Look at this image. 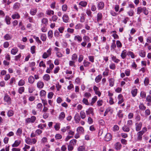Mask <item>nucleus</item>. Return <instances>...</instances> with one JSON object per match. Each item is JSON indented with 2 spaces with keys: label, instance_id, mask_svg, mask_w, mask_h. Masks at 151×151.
Listing matches in <instances>:
<instances>
[{
  "label": "nucleus",
  "instance_id": "nucleus-16",
  "mask_svg": "<svg viewBox=\"0 0 151 151\" xmlns=\"http://www.w3.org/2000/svg\"><path fill=\"white\" fill-rule=\"evenodd\" d=\"M122 130L124 132H128L130 130V129L128 126L124 125L122 127Z\"/></svg>",
  "mask_w": 151,
  "mask_h": 151
},
{
  "label": "nucleus",
  "instance_id": "nucleus-32",
  "mask_svg": "<svg viewBox=\"0 0 151 151\" xmlns=\"http://www.w3.org/2000/svg\"><path fill=\"white\" fill-rule=\"evenodd\" d=\"M144 134L143 132L139 131L137 134L138 137H137V139H138L140 140L142 139V136Z\"/></svg>",
  "mask_w": 151,
  "mask_h": 151
},
{
  "label": "nucleus",
  "instance_id": "nucleus-61",
  "mask_svg": "<svg viewBox=\"0 0 151 151\" xmlns=\"http://www.w3.org/2000/svg\"><path fill=\"white\" fill-rule=\"evenodd\" d=\"M35 46H33L31 47V52L32 54H33L35 52Z\"/></svg>",
  "mask_w": 151,
  "mask_h": 151
},
{
  "label": "nucleus",
  "instance_id": "nucleus-56",
  "mask_svg": "<svg viewBox=\"0 0 151 151\" xmlns=\"http://www.w3.org/2000/svg\"><path fill=\"white\" fill-rule=\"evenodd\" d=\"M46 95V91L44 90H42L40 91V95L41 96H44Z\"/></svg>",
  "mask_w": 151,
  "mask_h": 151
},
{
  "label": "nucleus",
  "instance_id": "nucleus-41",
  "mask_svg": "<svg viewBox=\"0 0 151 151\" xmlns=\"http://www.w3.org/2000/svg\"><path fill=\"white\" fill-rule=\"evenodd\" d=\"M91 96V94L88 92H85L84 95V96L87 98H89Z\"/></svg>",
  "mask_w": 151,
  "mask_h": 151
},
{
  "label": "nucleus",
  "instance_id": "nucleus-11",
  "mask_svg": "<svg viewBox=\"0 0 151 151\" xmlns=\"http://www.w3.org/2000/svg\"><path fill=\"white\" fill-rule=\"evenodd\" d=\"M41 22L43 24L46 26L48 24V20L47 18H43L42 19Z\"/></svg>",
  "mask_w": 151,
  "mask_h": 151
},
{
  "label": "nucleus",
  "instance_id": "nucleus-24",
  "mask_svg": "<svg viewBox=\"0 0 151 151\" xmlns=\"http://www.w3.org/2000/svg\"><path fill=\"white\" fill-rule=\"evenodd\" d=\"M18 49L16 47L13 48L11 51V53L13 55H15L18 52Z\"/></svg>",
  "mask_w": 151,
  "mask_h": 151
},
{
  "label": "nucleus",
  "instance_id": "nucleus-43",
  "mask_svg": "<svg viewBox=\"0 0 151 151\" xmlns=\"http://www.w3.org/2000/svg\"><path fill=\"white\" fill-rule=\"evenodd\" d=\"M22 132V129L21 128H19L16 134L19 136H21Z\"/></svg>",
  "mask_w": 151,
  "mask_h": 151
},
{
  "label": "nucleus",
  "instance_id": "nucleus-47",
  "mask_svg": "<svg viewBox=\"0 0 151 151\" xmlns=\"http://www.w3.org/2000/svg\"><path fill=\"white\" fill-rule=\"evenodd\" d=\"M90 64V63L84 60L83 62V64L85 67H88Z\"/></svg>",
  "mask_w": 151,
  "mask_h": 151
},
{
  "label": "nucleus",
  "instance_id": "nucleus-3",
  "mask_svg": "<svg viewBox=\"0 0 151 151\" xmlns=\"http://www.w3.org/2000/svg\"><path fill=\"white\" fill-rule=\"evenodd\" d=\"M93 90L96 95H97L99 97L100 96L101 93L99 91V89L98 87L96 86H94L93 87Z\"/></svg>",
  "mask_w": 151,
  "mask_h": 151
},
{
  "label": "nucleus",
  "instance_id": "nucleus-35",
  "mask_svg": "<svg viewBox=\"0 0 151 151\" xmlns=\"http://www.w3.org/2000/svg\"><path fill=\"white\" fill-rule=\"evenodd\" d=\"M104 103L103 100L102 99L99 100L97 102V105L98 106H102Z\"/></svg>",
  "mask_w": 151,
  "mask_h": 151
},
{
  "label": "nucleus",
  "instance_id": "nucleus-36",
  "mask_svg": "<svg viewBox=\"0 0 151 151\" xmlns=\"http://www.w3.org/2000/svg\"><path fill=\"white\" fill-rule=\"evenodd\" d=\"M82 102L83 104L86 105H89L90 104L89 103L87 99L84 98L83 99Z\"/></svg>",
  "mask_w": 151,
  "mask_h": 151
},
{
  "label": "nucleus",
  "instance_id": "nucleus-23",
  "mask_svg": "<svg viewBox=\"0 0 151 151\" xmlns=\"http://www.w3.org/2000/svg\"><path fill=\"white\" fill-rule=\"evenodd\" d=\"M102 77V76L101 75H99L98 76L96 77L95 79V82L97 83H98L100 81Z\"/></svg>",
  "mask_w": 151,
  "mask_h": 151
},
{
  "label": "nucleus",
  "instance_id": "nucleus-58",
  "mask_svg": "<svg viewBox=\"0 0 151 151\" xmlns=\"http://www.w3.org/2000/svg\"><path fill=\"white\" fill-rule=\"evenodd\" d=\"M109 86L111 87L113 86H114V80L112 78L110 79H109Z\"/></svg>",
  "mask_w": 151,
  "mask_h": 151
},
{
  "label": "nucleus",
  "instance_id": "nucleus-63",
  "mask_svg": "<svg viewBox=\"0 0 151 151\" xmlns=\"http://www.w3.org/2000/svg\"><path fill=\"white\" fill-rule=\"evenodd\" d=\"M142 10V12H144V13L145 15H147L148 14V11H147V10L146 7H143Z\"/></svg>",
  "mask_w": 151,
  "mask_h": 151
},
{
  "label": "nucleus",
  "instance_id": "nucleus-53",
  "mask_svg": "<svg viewBox=\"0 0 151 151\" xmlns=\"http://www.w3.org/2000/svg\"><path fill=\"white\" fill-rule=\"evenodd\" d=\"M122 111L121 110H119L117 114V115L119 118H122L123 117V114H122Z\"/></svg>",
  "mask_w": 151,
  "mask_h": 151
},
{
  "label": "nucleus",
  "instance_id": "nucleus-13",
  "mask_svg": "<svg viewBox=\"0 0 151 151\" xmlns=\"http://www.w3.org/2000/svg\"><path fill=\"white\" fill-rule=\"evenodd\" d=\"M115 148L117 150H119L121 148L122 145L119 142H117L114 145Z\"/></svg>",
  "mask_w": 151,
  "mask_h": 151
},
{
  "label": "nucleus",
  "instance_id": "nucleus-50",
  "mask_svg": "<svg viewBox=\"0 0 151 151\" xmlns=\"http://www.w3.org/2000/svg\"><path fill=\"white\" fill-rule=\"evenodd\" d=\"M119 129V127L116 125H114L113 128V130L114 132L117 131Z\"/></svg>",
  "mask_w": 151,
  "mask_h": 151
},
{
  "label": "nucleus",
  "instance_id": "nucleus-4",
  "mask_svg": "<svg viewBox=\"0 0 151 151\" xmlns=\"http://www.w3.org/2000/svg\"><path fill=\"white\" fill-rule=\"evenodd\" d=\"M135 129L136 131H139L141 128L142 123L141 122H137L135 123Z\"/></svg>",
  "mask_w": 151,
  "mask_h": 151
},
{
  "label": "nucleus",
  "instance_id": "nucleus-39",
  "mask_svg": "<svg viewBox=\"0 0 151 151\" xmlns=\"http://www.w3.org/2000/svg\"><path fill=\"white\" fill-rule=\"evenodd\" d=\"M137 89H134L132 90L131 91V93L133 97L135 96L137 94Z\"/></svg>",
  "mask_w": 151,
  "mask_h": 151
},
{
  "label": "nucleus",
  "instance_id": "nucleus-45",
  "mask_svg": "<svg viewBox=\"0 0 151 151\" xmlns=\"http://www.w3.org/2000/svg\"><path fill=\"white\" fill-rule=\"evenodd\" d=\"M139 55L142 58H144L145 56V52L144 50H141L139 52Z\"/></svg>",
  "mask_w": 151,
  "mask_h": 151
},
{
  "label": "nucleus",
  "instance_id": "nucleus-25",
  "mask_svg": "<svg viewBox=\"0 0 151 151\" xmlns=\"http://www.w3.org/2000/svg\"><path fill=\"white\" fill-rule=\"evenodd\" d=\"M102 18V14L101 13H99L97 15V21L101 20Z\"/></svg>",
  "mask_w": 151,
  "mask_h": 151
},
{
  "label": "nucleus",
  "instance_id": "nucleus-22",
  "mask_svg": "<svg viewBox=\"0 0 151 151\" xmlns=\"http://www.w3.org/2000/svg\"><path fill=\"white\" fill-rule=\"evenodd\" d=\"M111 56L112 60L114 62L118 63L120 61L119 60L116 58V56H114L112 55H111Z\"/></svg>",
  "mask_w": 151,
  "mask_h": 151
},
{
  "label": "nucleus",
  "instance_id": "nucleus-28",
  "mask_svg": "<svg viewBox=\"0 0 151 151\" xmlns=\"http://www.w3.org/2000/svg\"><path fill=\"white\" fill-rule=\"evenodd\" d=\"M80 115L82 119H83L86 118V115L84 111H81L80 112Z\"/></svg>",
  "mask_w": 151,
  "mask_h": 151
},
{
  "label": "nucleus",
  "instance_id": "nucleus-8",
  "mask_svg": "<svg viewBox=\"0 0 151 151\" xmlns=\"http://www.w3.org/2000/svg\"><path fill=\"white\" fill-rule=\"evenodd\" d=\"M104 6V4L103 2L101 1L98 3L97 4V7L99 9H102Z\"/></svg>",
  "mask_w": 151,
  "mask_h": 151
},
{
  "label": "nucleus",
  "instance_id": "nucleus-30",
  "mask_svg": "<svg viewBox=\"0 0 151 151\" xmlns=\"http://www.w3.org/2000/svg\"><path fill=\"white\" fill-rule=\"evenodd\" d=\"M21 143L20 141H18L17 140H16L14 143L12 144V147H18Z\"/></svg>",
  "mask_w": 151,
  "mask_h": 151
},
{
  "label": "nucleus",
  "instance_id": "nucleus-51",
  "mask_svg": "<svg viewBox=\"0 0 151 151\" xmlns=\"http://www.w3.org/2000/svg\"><path fill=\"white\" fill-rule=\"evenodd\" d=\"M25 83V82L24 80L21 79L18 82V86H22L24 85Z\"/></svg>",
  "mask_w": 151,
  "mask_h": 151
},
{
  "label": "nucleus",
  "instance_id": "nucleus-5",
  "mask_svg": "<svg viewBox=\"0 0 151 151\" xmlns=\"http://www.w3.org/2000/svg\"><path fill=\"white\" fill-rule=\"evenodd\" d=\"M81 118L79 114L77 113L74 116V120L76 123H78L81 120Z\"/></svg>",
  "mask_w": 151,
  "mask_h": 151
},
{
  "label": "nucleus",
  "instance_id": "nucleus-6",
  "mask_svg": "<svg viewBox=\"0 0 151 151\" xmlns=\"http://www.w3.org/2000/svg\"><path fill=\"white\" fill-rule=\"evenodd\" d=\"M112 136L111 134L108 133L106 134L105 137V140L106 141H110L111 139Z\"/></svg>",
  "mask_w": 151,
  "mask_h": 151
},
{
  "label": "nucleus",
  "instance_id": "nucleus-38",
  "mask_svg": "<svg viewBox=\"0 0 151 151\" xmlns=\"http://www.w3.org/2000/svg\"><path fill=\"white\" fill-rule=\"evenodd\" d=\"M46 14L48 15H53L54 12L53 11L50 10H48L46 11Z\"/></svg>",
  "mask_w": 151,
  "mask_h": 151
},
{
  "label": "nucleus",
  "instance_id": "nucleus-49",
  "mask_svg": "<svg viewBox=\"0 0 151 151\" xmlns=\"http://www.w3.org/2000/svg\"><path fill=\"white\" fill-rule=\"evenodd\" d=\"M149 79L148 78L146 77L145 78L144 81V84L145 86H147L149 84Z\"/></svg>",
  "mask_w": 151,
  "mask_h": 151
},
{
  "label": "nucleus",
  "instance_id": "nucleus-1",
  "mask_svg": "<svg viewBox=\"0 0 151 151\" xmlns=\"http://www.w3.org/2000/svg\"><path fill=\"white\" fill-rule=\"evenodd\" d=\"M52 50V48H50L47 50L46 52H44L42 56V58L46 59L50 56L51 54Z\"/></svg>",
  "mask_w": 151,
  "mask_h": 151
},
{
  "label": "nucleus",
  "instance_id": "nucleus-31",
  "mask_svg": "<svg viewBox=\"0 0 151 151\" xmlns=\"http://www.w3.org/2000/svg\"><path fill=\"white\" fill-rule=\"evenodd\" d=\"M25 142L28 145H31L32 144V140L29 137L27 138L25 140Z\"/></svg>",
  "mask_w": 151,
  "mask_h": 151
},
{
  "label": "nucleus",
  "instance_id": "nucleus-15",
  "mask_svg": "<svg viewBox=\"0 0 151 151\" xmlns=\"http://www.w3.org/2000/svg\"><path fill=\"white\" fill-rule=\"evenodd\" d=\"M62 18L63 21L65 23L68 22L69 19L68 15L66 14L63 15Z\"/></svg>",
  "mask_w": 151,
  "mask_h": 151
},
{
  "label": "nucleus",
  "instance_id": "nucleus-42",
  "mask_svg": "<svg viewBox=\"0 0 151 151\" xmlns=\"http://www.w3.org/2000/svg\"><path fill=\"white\" fill-rule=\"evenodd\" d=\"M83 39L84 41L86 42H89L90 41V39L89 37L87 36H84L83 37Z\"/></svg>",
  "mask_w": 151,
  "mask_h": 151
},
{
  "label": "nucleus",
  "instance_id": "nucleus-33",
  "mask_svg": "<svg viewBox=\"0 0 151 151\" xmlns=\"http://www.w3.org/2000/svg\"><path fill=\"white\" fill-rule=\"evenodd\" d=\"M48 37L49 39H51L53 37V32L52 30H49L47 33Z\"/></svg>",
  "mask_w": 151,
  "mask_h": 151
},
{
  "label": "nucleus",
  "instance_id": "nucleus-12",
  "mask_svg": "<svg viewBox=\"0 0 151 151\" xmlns=\"http://www.w3.org/2000/svg\"><path fill=\"white\" fill-rule=\"evenodd\" d=\"M97 99V97L96 96H94L91 99L90 104L91 106H93V104L96 102Z\"/></svg>",
  "mask_w": 151,
  "mask_h": 151
},
{
  "label": "nucleus",
  "instance_id": "nucleus-14",
  "mask_svg": "<svg viewBox=\"0 0 151 151\" xmlns=\"http://www.w3.org/2000/svg\"><path fill=\"white\" fill-rule=\"evenodd\" d=\"M86 112L87 115L91 114L92 115H93V109L92 108H90L86 111Z\"/></svg>",
  "mask_w": 151,
  "mask_h": 151
},
{
  "label": "nucleus",
  "instance_id": "nucleus-46",
  "mask_svg": "<svg viewBox=\"0 0 151 151\" xmlns=\"http://www.w3.org/2000/svg\"><path fill=\"white\" fill-rule=\"evenodd\" d=\"M87 4V3L85 1H81L79 3V5L83 7H85Z\"/></svg>",
  "mask_w": 151,
  "mask_h": 151
},
{
  "label": "nucleus",
  "instance_id": "nucleus-18",
  "mask_svg": "<svg viewBox=\"0 0 151 151\" xmlns=\"http://www.w3.org/2000/svg\"><path fill=\"white\" fill-rule=\"evenodd\" d=\"M4 38L6 40H10L12 37V36L11 35L7 34L4 36Z\"/></svg>",
  "mask_w": 151,
  "mask_h": 151
},
{
  "label": "nucleus",
  "instance_id": "nucleus-40",
  "mask_svg": "<svg viewBox=\"0 0 151 151\" xmlns=\"http://www.w3.org/2000/svg\"><path fill=\"white\" fill-rule=\"evenodd\" d=\"M41 39L43 41H46V34H42L41 36Z\"/></svg>",
  "mask_w": 151,
  "mask_h": 151
},
{
  "label": "nucleus",
  "instance_id": "nucleus-52",
  "mask_svg": "<svg viewBox=\"0 0 151 151\" xmlns=\"http://www.w3.org/2000/svg\"><path fill=\"white\" fill-rule=\"evenodd\" d=\"M78 57L77 55L76 54L74 53L73 54L72 56L71 59L73 61H74L77 59Z\"/></svg>",
  "mask_w": 151,
  "mask_h": 151
},
{
  "label": "nucleus",
  "instance_id": "nucleus-19",
  "mask_svg": "<svg viewBox=\"0 0 151 151\" xmlns=\"http://www.w3.org/2000/svg\"><path fill=\"white\" fill-rule=\"evenodd\" d=\"M127 51L125 50H124L122 52V53L121 55V56L123 59H124L126 58L127 56Z\"/></svg>",
  "mask_w": 151,
  "mask_h": 151
},
{
  "label": "nucleus",
  "instance_id": "nucleus-7",
  "mask_svg": "<svg viewBox=\"0 0 151 151\" xmlns=\"http://www.w3.org/2000/svg\"><path fill=\"white\" fill-rule=\"evenodd\" d=\"M65 117V114L64 112H61L60 114L58 117V119L60 121L63 120Z\"/></svg>",
  "mask_w": 151,
  "mask_h": 151
},
{
  "label": "nucleus",
  "instance_id": "nucleus-55",
  "mask_svg": "<svg viewBox=\"0 0 151 151\" xmlns=\"http://www.w3.org/2000/svg\"><path fill=\"white\" fill-rule=\"evenodd\" d=\"M109 68L110 69L114 70L116 68L115 65L113 63H111L109 65Z\"/></svg>",
  "mask_w": 151,
  "mask_h": 151
},
{
  "label": "nucleus",
  "instance_id": "nucleus-26",
  "mask_svg": "<svg viewBox=\"0 0 151 151\" xmlns=\"http://www.w3.org/2000/svg\"><path fill=\"white\" fill-rule=\"evenodd\" d=\"M35 81V79L32 76H30L28 78V82L30 83H32Z\"/></svg>",
  "mask_w": 151,
  "mask_h": 151
},
{
  "label": "nucleus",
  "instance_id": "nucleus-29",
  "mask_svg": "<svg viewBox=\"0 0 151 151\" xmlns=\"http://www.w3.org/2000/svg\"><path fill=\"white\" fill-rule=\"evenodd\" d=\"M11 18L8 16H6L5 19V21L7 24H10V20Z\"/></svg>",
  "mask_w": 151,
  "mask_h": 151
},
{
  "label": "nucleus",
  "instance_id": "nucleus-57",
  "mask_svg": "<svg viewBox=\"0 0 151 151\" xmlns=\"http://www.w3.org/2000/svg\"><path fill=\"white\" fill-rule=\"evenodd\" d=\"M54 93L52 92H50L48 94L47 97L49 99H51Z\"/></svg>",
  "mask_w": 151,
  "mask_h": 151
},
{
  "label": "nucleus",
  "instance_id": "nucleus-21",
  "mask_svg": "<svg viewBox=\"0 0 151 151\" xmlns=\"http://www.w3.org/2000/svg\"><path fill=\"white\" fill-rule=\"evenodd\" d=\"M20 17L19 14L17 13H16L14 14H13L12 16V17L13 19H19Z\"/></svg>",
  "mask_w": 151,
  "mask_h": 151
},
{
  "label": "nucleus",
  "instance_id": "nucleus-10",
  "mask_svg": "<svg viewBox=\"0 0 151 151\" xmlns=\"http://www.w3.org/2000/svg\"><path fill=\"white\" fill-rule=\"evenodd\" d=\"M118 99L119 100V101L118 102V104H122L124 101L123 96L121 94H120L118 95Z\"/></svg>",
  "mask_w": 151,
  "mask_h": 151
},
{
  "label": "nucleus",
  "instance_id": "nucleus-37",
  "mask_svg": "<svg viewBox=\"0 0 151 151\" xmlns=\"http://www.w3.org/2000/svg\"><path fill=\"white\" fill-rule=\"evenodd\" d=\"M70 129V127L69 126H68L66 127H64L63 128L61 129V131L63 132H65L67 130H68Z\"/></svg>",
  "mask_w": 151,
  "mask_h": 151
},
{
  "label": "nucleus",
  "instance_id": "nucleus-17",
  "mask_svg": "<svg viewBox=\"0 0 151 151\" xmlns=\"http://www.w3.org/2000/svg\"><path fill=\"white\" fill-rule=\"evenodd\" d=\"M44 86V83L41 81H39L37 83V88H42Z\"/></svg>",
  "mask_w": 151,
  "mask_h": 151
},
{
  "label": "nucleus",
  "instance_id": "nucleus-2",
  "mask_svg": "<svg viewBox=\"0 0 151 151\" xmlns=\"http://www.w3.org/2000/svg\"><path fill=\"white\" fill-rule=\"evenodd\" d=\"M4 100L9 104L11 103V98L7 94H6L4 97Z\"/></svg>",
  "mask_w": 151,
  "mask_h": 151
},
{
  "label": "nucleus",
  "instance_id": "nucleus-27",
  "mask_svg": "<svg viewBox=\"0 0 151 151\" xmlns=\"http://www.w3.org/2000/svg\"><path fill=\"white\" fill-rule=\"evenodd\" d=\"M43 79L47 81H49L50 79V76L49 75L46 74L43 76Z\"/></svg>",
  "mask_w": 151,
  "mask_h": 151
},
{
  "label": "nucleus",
  "instance_id": "nucleus-54",
  "mask_svg": "<svg viewBox=\"0 0 151 151\" xmlns=\"http://www.w3.org/2000/svg\"><path fill=\"white\" fill-rule=\"evenodd\" d=\"M77 131L79 132H83L84 131L83 128L82 127H79L77 128Z\"/></svg>",
  "mask_w": 151,
  "mask_h": 151
},
{
  "label": "nucleus",
  "instance_id": "nucleus-34",
  "mask_svg": "<svg viewBox=\"0 0 151 151\" xmlns=\"http://www.w3.org/2000/svg\"><path fill=\"white\" fill-rule=\"evenodd\" d=\"M76 142L77 140L76 139H72L70 141L69 144L74 146L76 145Z\"/></svg>",
  "mask_w": 151,
  "mask_h": 151
},
{
  "label": "nucleus",
  "instance_id": "nucleus-20",
  "mask_svg": "<svg viewBox=\"0 0 151 151\" xmlns=\"http://www.w3.org/2000/svg\"><path fill=\"white\" fill-rule=\"evenodd\" d=\"M37 11V9L36 8H34L32 9L30 12V13L32 15H34L36 13Z\"/></svg>",
  "mask_w": 151,
  "mask_h": 151
},
{
  "label": "nucleus",
  "instance_id": "nucleus-48",
  "mask_svg": "<svg viewBox=\"0 0 151 151\" xmlns=\"http://www.w3.org/2000/svg\"><path fill=\"white\" fill-rule=\"evenodd\" d=\"M69 65L72 67H75L76 66L75 65V62L73 60H70L69 61Z\"/></svg>",
  "mask_w": 151,
  "mask_h": 151
},
{
  "label": "nucleus",
  "instance_id": "nucleus-62",
  "mask_svg": "<svg viewBox=\"0 0 151 151\" xmlns=\"http://www.w3.org/2000/svg\"><path fill=\"white\" fill-rule=\"evenodd\" d=\"M85 149V147L84 146H80L78 148V151H83Z\"/></svg>",
  "mask_w": 151,
  "mask_h": 151
},
{
  "label": "nucleus",
  "instance_id": "nucleus-59",
  "mask_svg": "<svg viewBox=\"0 0 151 151\" xmlns=\"http://www.w3.org/2000/svg\"><path fill=\"white\" fill-rule=\"evenodd\" d=\"M24 87H20L18 90V92L20 94H21L24 91Z\"/></svg>",
  "mask_w": 151,
  "mask_h": 151
},
{
  "label": "nucleus",
  "instance_id": "nucleus-60",
  "mask_svg": "<svg viewBox=\"0 0 151 151\" xmlns=\"http://www.w3.org/2000/svg\"><path fill=\"white\" fill-rule=\"evenodd\" d=\"M56 54L58 58H61L63 56V54L60 52H56Z\"/></svg>",
  "mask_w": 151,
  "mask_h": 151
},
{
  "label": "nucleus",
  "instance_id": "nucleus-44",
  "mask_svg": "<svg viewBox=\"0 0 151 151\" xmlns=\"http://www.w3.org/2000/svg\"><path fill=\"white\" fill-rule=\"evenodd\" d=\"M139 108L140 110L144 111L146 109V107L142 103H140L139 105Z\"/></svg>",
  "mask_w": 151,
  "mask_h": 151
},
{
  "label": "nucleus",
  "instance_id": "nucleus-64",
  "mask_svg": "<svg viewBox=\"0 0 151 151\" xmlns=\"http://www.w3.org/2000/svg\"><path fill=\"white\" fill-rule=\"evenodd\" d=\"M60 125L59 123H56L54 126V128L56 130H58L60 128Z\"/></svg>",
  "mask_w": 151,
  "mask_h": 151
},
{
  "label": "nucleus",
  "instance_id": "nucleus-9",
  "mask_svg": "<svg viewBox=\"0 0 151 151\" xmlns=\"http://www.w3.org/2000/svg\"><path fill=\"white\" fill-rule=\"evenodd\" d=\"M74 40L80 42L82 41V37L81 36L79 35H77L74 36Z\"/></svg>",
  "mask_w": 151,
  "mask_h": 151
}]
</instances>
